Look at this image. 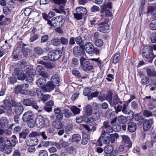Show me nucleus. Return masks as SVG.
<instances>
[{"label":"nucleus","instance_id":"61","mask_svg":"<svg viewBox=\"0 0 156 156\" xmlns=\"http://www.w3.org/2000/svg\"><path fill=\"white\" fill-rule=\"evenodd\" d=\"M3 11L4 13L7 15H10L11 12V10L6 7L4 8Z\"/></svg>","mask_w":156,"mask_h":156},{"label":"nucleus","instance_id":"62","mask_svg":"<svg viewBox=\"0 0 156 156\" xmlns=\"http://www.w3.org/2000/svg\"><path fill=\"white\" fill-rule=\"evenodd\" d=\"M75 41L76 43L79 44L80 46L82 45V38L80 36L77 37L75 39Z\"/></svg>","mask_w":156,"mask_h":156},{"label":"nucleus","instance_id":"20","mask_svg":"<svg viewBox=\"0 0 156 156\" xmlns=\"http://www.w3.org/2000/svg\"><path fill=\"white\" fill-rule=\"evenodd\" d=\"M127 105L126 104H125L123 105L122 108V112L123 113L126 115L131 114L133 115V112L132 111H130L129 112L127 111Z\"/></svg>","mask_w":156,"mask_h":156},{"label":"nucleus","instance_id":"23","mask_svg":"<svg viewBox=\"0 0 156 156\" xmlns=\"http://www.w3.org/2000/svg\"><path fill=\"white\" fill-rule=\"evenodd\" d=\"M92 109L91 106L87 105L85 107V113L87 116H90L92 113Z\"/></svg>","mask_w":156,"mask_h":156},{"label":"nucleus","instance_id":"55","mask_svg":"<svg viewBox=\"0 0 156 156\" xmlns=\"http://www.w3.org/2000/svg\"><path fill=\"white\" fill-rule=\"evenodd\" d=\"M150 27L152 30H156V20H152L150 25Z\"/></svg>","mask_w":156,"mask_h":156},{"label":"nucleus","instance_id":"58","mask_svg":"<svg viewBox=\"0 0 156 156\" xmlns=\"http://www.w3.org/2000/svg\"><path fill=\"white\" fill-rule=\"evenodd\" d=\"M38 73L39 75L42 76L44 78L48 77V74L47 72L44 70H42L39 72Z\"/></svg>","mask_w":156,"mask_h":156},{"label":"nucleus","instance_id":"57","mask_svg":"<svg viewBox=\"0 0 156 156\" xmlns=\"http://www.w3.org/2000/svg\"><path fill=\"white\" fill-rule=\"evenodd\" d=\"M38 73L39 75L42 76L44 78L48 77V74L47 72L44 70H42L39 72Z\"/></svg>","mask_w":156,"mask_h":156},{"label":"nucleus","instance_id":"26","mask_svg":"<svg viewBox=\"0 0 156 156\" xmlns=\"http://www.w3.org/2000/svg\"><path fill=\"white\" fill-rule=\"evenodd\" d=\"M118 121L121 124H124L126 122L127 119L126 117L123 115L119 116L117 118Z\"/></svg>","mask_w":156,"mask_h":156},{"label":"nucleus","instance_id":"6","mask_svg":"<svg viewBox=\"0 0 156 156\" xmlns=\"http://www.w3.org/2000/svg\"><path fill=\"white\" fill-rule=\"evenodd\" d=\"M108 21L101 22L99 24V27L98 28V31L102 32H106L109 29V25L107 24Z\"/></svg>","mask_w":156,"mask_h":156},{"label":"nucleus","instance_id":"21","mask_svg":"<svg viewBox=\"0 0 156 156\" xmlns=\"http://www.w3.org/2000/svg\"><path fill=\"white\" fill-rule=\"evenodd\" d=\"M146 72L147 76L150 77H156V72L154 70L147 68L146 69Z\"/></svg>","mask_w":156,"mask_h":156},{"label":"nucleus","instance_id":"15","mask_svg":"<svg viewBox=\"0 0 156 156\" xmlns=\"http://www.w3.org/2000/svg\"><path fill=\"white\" fill-rule=\"evenodd\" d=\"M8 126V122L5 117H2L0 120V127L3 129L6 128Z\"/></svg>","mask_w":156,"mask_h":156},{"label":"nucleus","instance_id":"52","mask_svg":"<svg viewBox=\"0 0 156 156\" xmlns=\"http://www.w3.org/2000/svg\"><path fill=\"white\" fill-rule=\"evenodd\" d=\"M72 73L73 75L78 78H79L81 76V74L80 73L79 71L76 69H74L73 70Z\"/></svg>","mask_w":156,"mask_h":156},{"label":"nucleus","instance_id":"59","mask_svg":"<svg viewBox=\"0 0 156 156\" xmlns=\"http://www.w3.org/2000/svg\"><path fill=\"white\" fill-rule=\"evenodd\" d=\"M38 73L39 75L42 76L44 78L48 77V74L47 72L44 70H42L39 72Z\"/></svg>","mask_w":156,"mask_h":156},{"label":"nucleus","instance_id":"4","mask_svg":"<svg viewBox=\"0 0 156 156\" xmlns=\"http://www.w3.org/2000/svg\"><path fill=\"white\" fill-rule=\"evenodd\" d=\"M62 55V52L60 50L52 51L49 54V59L51 61H56L59 59Z\"/></svg>","mask_w":156,"mask_h":156},{"label":"nucleus","instance_id":"42","mask_svg":"<svg viewBox=\"0 0 156 156\" xmlns=\"http://www.w3.org/2000/svg\"><path fill=\"white\" fill-rule=\"evenodd\" d=\"M150 82L149 78L147 76L143 77L141 80V83L142 85H146Z\"/></svg>","mask_w":156,"mask_h":156},{"label":"nucleus","instance_id":"40","mask_svg":"<svg viewBox=\"0 0 156 156\" xmlns=\"http://www.w3.org/2000/svg\"><path fill=\"white\" fill-rule=\"evenodd\" d=\"M112 103L114 105H116L119 103H121V101H120V99L117 95L115 94L114 96Z\"/></svg>","mask_w":156,"mask_h":156},{"label":"nucleus","instance_id":"24","mask_svg":"<svg viewBox=\"0 0 156 156\" xmlns=\"http://www.w3.org/2000/svg\"><path fill=\"white\" fill-rule=\"evenodd\" d=\"M52 126L57 129H60L63 126L62 123L60 121H54L52 123Z\"/></svg>","mask_w":156,"mask_h":156},{"label":"nucleus","instance_id":"29","mask_svg":"<svg viewBox=\"0 0 156 156\" xmlns=\"http://www.w3.org/2000/svg\"><path fill=\"white\" fill-rule=\"evenodd\" d=\"M29 133V131L27 129H25V131L21 132L19 134V137L20 138L26 139L28 134Z\"/></svg>","mask_w":156,"mask_h":156},{"label":"nucleus","instance_id":"54","mask_svg":"<svg viewBox=\"0 0 156 156\" xmlns=\"http://www.w3.org/2000/svg\"><path fill=\"white\" fill-rule=\"evenodd\" d=\"M90 88L89 87L85 88L83 91V94L85 96H87L88 98V96L89 95V94H90Z\"/></svg>","mask_w":156,"mask_h":156},{"label":"nucleus","instance_id":"39","mask_svg":"<svg viewBox=\"0 0 156 156\" xmlns=\"http://www.w3.org/2000/svg\"><path fill=\"white\" fill-rule=\"evenodd\" d=\"M46 79L45 78H40L36 81V84L38 86L44 84L46 82Z\"/></svg>","mask_w":156,"mask_h":156},{"label":"nucleus","instance_id":"30","mask_svg":"<svg viewBox=\"0 0 156 156\" xmlns=\"http://www.w3.org/2000/svg\"><path fill=\"white\" fill-rule=\"evenodd\" d=\"M101 116V112L98 111L94 113L92 116V118L93 120L96 121L98 120L100 117Z\"/></svg>","mask_w":156,"mask_h":156},{"label":"nucleus","instance_id":"28","mask_svg":"<svg viewBox=\"0 0 156 156\" xmlns=\"http://www.w3.org/2000/svg\"><path fill=\"white\" fill-rule=\"evenodd\" d=\"M120 58V53L117 52L114 56L113 58V62L114 64H116L119 61Z\"/></svg>","mask_w":156,"mask_h":156},{"label":"nucleus","instance_id":"11","mask_svg":"<svg viewBox=\"0 0 156 156\" xmlns=\"http://www.w3.org/2000/svg\"><path fill=\"white\" fill-rule=\"evenodd\" d=\"M27 146H35L37 145L38 143V140L37 137H31L26 141Z\"/></svg>","mask_w":156,"mask_h":156},{"label":"nucleus","instance_id":"13","mask_svg":"<svg viewBox=\"0 0 156 156\" xmlns=\"http://www.w3.org/2000/svg\"><path fill=\"white\" fill-rule=\"evenodd\" d=\"M59 17H55L51 20H48L47 24L51 27H56L58 24V20Z\"/></svg>","mask_w":156,"mask_h":156},{"label":"nucleus","instance_id":"60","mask_svg":"<svg viewBox=\"0 0 156 156\" xmlns=\"http://www.w3.org/2000/svg\"><path fill=\"white\" fill-rule=\"evenodd\" d=\"M38 73L39 75L42 76L44 78L48 77V74L47 72L44 70H42L39 72Z\"/></svg>","mask_w":156,"mask_h":156},{"label":"nucleus","instance_id":"17","mask_svg":"<svg viewBox=\"0 0 156 156\" xmlns=\"http://www.w3.org/2000/svg\"><path fill=\"white\" fill-rule=\"evenodd\" d=\"M76 12L79 13L83 16L86 15L87 13L86 9L82 7L77 8L76 9Z\"/></svg>","mask_w":156,"mask_h":156},{"label":"nucleus","instance_id":"5","mask_svg":"<svg viewBox=\"0 0 156 156\" xmlns=\"http://www.w3.org/2000/svg\"><path fill=\"white\" fill-rule=\"evenodd\" d=\"M118 134L116 133L111 134L104 138V142L106 144H109L110 142L113 143L115 142V139L118 138Z\"/></svg>","mask_w":156,"mask_h":156},{"label":"nucleus","instance_id":"18","mask_svg":"<svg viewBox=\"0 0 156 156\" xmlns=\"http://www.w3.org/2000/svg\"><path fill=\"white\" fill-rule=\"evenodd\" d=\"M136 124L132 122H131L128 123V129L130 132H133L135 131L136 129Z\"/></svg>","mask_w":156,"mask_h":156},{"label":"nucleus","instance_id":"63","mask_svg":"<svg viewBox=\"0 0 156 156\" xmlns=\"http://www.w3.org/2000/svg\"><path fill=\"white\" fill-rule=\"evenodd\" d=\"M39 132H37L36 131L30 133L29 136L30 138L31 137H36V136H39Z\"/></svg>","mask_w":156,"mask_h":156},{"label":"nucleus","instance_id":"53","mask_svg":"<svg viewBox=\"0 0 156 156\" xmlns=\"http://www.w3.org/2000/svg\"><path fill=\"white\" fill-rule=\"evenodd\" d=\"M123 142L126 144H129L130 141L129 138L127 136L123 135L122 136Z\"/></svg>","mask_w":156,"mask_h":156},{"label":"nucleus","instance_id":"7","mask_svg":"<svg viewBox=\"0 0 156 156\" xmlns=\"http://www.w3.org/2000/svg\"><path fill=\"white\" fill-rule=\"evenodd\" d=\"M84 49L89 54H92L94 53V45L91 42L86 43L84 45Z\"/></svg>","mask_w":156,"mask_h":156},{"label":"nucleus","instance_id":"50","mask_svg":"<svg viewBox=\"0 0 156 156\" xmlns=\"http://www.w3.org/2000/svg\"><path fill=\"white\" fill-rule=\"evenodd\" d=\"M30 106H32L33 108L36 110H37L39 108V107L37 105V103L34 100H31Z\"/></svg>","mask_w":156,"mask_h":156},{"label":"nucleus","instance_id":"49","mask_svg":"<svg viewBox=\"0 0 156 156\" xmlns=\"http://www.w3.org/2000/svg\"><path fill=\"white\" fill-rule=\"evenodd\" d=\"M28 125L30 128H33L35 126V122L33 118L28 121Z\"/></svg>","mask_w":156,"mask_h":156},{"label":"nucleus","instance_id":"45","mask_svg":"<svg viewBox=\"0 0 156 156\" xmlns=\"http://www.w3.org/2000/svg\"><path fill=\"white\" fill-rule=\"evenodd\" d=\"M94 44L96 46L101 47L103 45L104 42L101 39H96L95 41Z\"/></svg>","mask_w":156,"mask_h":156},{"label":"nucleus","instance_id":"36","mask_svg":"<svg viewBox=\"0 0 156 156\" xmlns=\"http://www.w3.org/2000/svg\"><path fill=\"white\" fill-rule=\"evenodd\" d=\"M63 113L65 114V117L66 118H70L72 115L71 112L67 108H65L63 110Z\"/></svg>","mask_w":156,"mask_h":156},{"label":"nucleus","instance_id":"19","mask_svg":"<svg viewBox=\"0 0 156 156\" xmlns=\"http://www.w3.org/2000/svg\"><path fill=\"white\" fill-rule=\"evenodd\" d=\"M59 80V75L57 74L54 75L51 78V82L55 84H58Z\"/></svg>","mask_w":156,"mask_h":156},{"label":"nucleus","instance_id":"8","mask_svg":"<svg viewBox=\"0 0 156 156\" xmlns=\"http://www.w3.org/2000/svg\"><path fill=\"white\" fill-rule=\"evenodd\" d=\"M33 113L31 111H29L25 113L23 116V120L24 122H28V121L33 119Z\"/></svg>","mask_w":156,"mask_h":156},{"label":"nucleus","instance_id":"37","mask_svg":"<svg viewBox=\"0 0 156 156\" xmlns=\"http://www.w3.org/2000/svg\"><path fill=\"white\" fill-rule=\"evenodd\" d=\"M1 107L5 110L6 112L8 114L11 113L12 112V109L11 105L4 106L2 105Z\"/></svg>","mask_w":156,"mask_h":156},{"label":"nucleus","instance_id":"31","mask_svg":"<svg viewBox=\"0 0 156 156\" xmlns=\"http://www.w3.org/2000/svg\"><path fill=\"white\" fill-rule=\"evenodd\" d=\"M112 93L111 92L109 91L106 95L105 97L106 99L109 102L111 105L112 104Z\"/></svg>","mask_w":156,"mask_h":156},{"label":"nucleus","instance_id":"43","mask_svg":"<svg viewBox=\"0 0 156 156\" xmlns=\"http://www.w3.org/2000/svg\"><path fill=\"white\" fill-rule=\"evenodd\" d=\"M88 141V135L87 134H84L82 136V144L83 145L86 144Z\"/></svg>","mask_w":156,"mask_h":156},{"label":"nucleus","instance_id":"46","mask_svg":"<svg viewBox=\"0 0 156 156\" xmlns=\"http://www.w3.org/2000/svg\"><path fill=\"white\" fill-rule=\"evenodd\" d=\"M143 115L145 117H148L152 116V113L151 111L146 110L144 111Z\"/></svg>","mask_w":156,"mask_h":156},{"label":"nucleus","instance_id":"41","mask_svg":"<svg viewBox=\"0 0 156 156\" xmlns=\"http://www.w3.org/2000/svg\"><path fill=\"white\" fill-rule=\"evenodd\" d=\"M22 89V87L21 85H18L15 88L14 91L16 94H18L20 93H21Z\"/></svg>","mask_w":156,"mask_h":156},{"label":"nucleus","instance_id":"22","mask_svg":"<svg viewBox=\"0 0 156 156\" xmlns=\"http://www.w3.org/2000/svg\"><path fill=\"white\" fill-rule=\"evenodd\" d=\"M73 52L74 55L76 56L80 55L81 53V48L78 46L75 47L73 49Z\"/></svg>","mask_w":156,"mask_h":156},{"label":"nucleus","instance_id":"14","mask_svg":"<svg viewBox=\"0 0 156 156\" xmlns=\"http://www.w3.org/2000/svg\"><path fill=\"white\" fill-rule=\"evenodd\" d=\"M0 143L4 144L7 147L10 146V141L9 138L4 136H0Z\"/></svg>","mask_w":156,"mask_h":156},{"label":"nucleus","instance_id":"38","mask_svg":"<svg viewBox=\"0 0 156 156\" xmlns=\"http://www.w3.org/2000/svg\"><path fill=\"white\" fill-rule=\"evenodd\" d=\"M34 12L32 9L29 7L26 8L24 11L25 15L27 16H29L31 13Z\"/></svg>","mask_w":156,"mask_h":156},{"label":"nucleus","instance_id":"27","mask_svg":"<svg viewBox=\"0 0 156 156\" xmlns=\"http://www.w3.org/2000/svg\"><path fill=\"white\" fill-rule=\"evenodd\" d=\"M70 109L74 115L79 114L80 111V108L75 106H71Z\"/></svg>","mask_w":156,"mask_h":156},{"label":"nucleus","instance_id":"1","mask_svg":"<svg viewBox=\"0 0 156 156\" xmlns=\"http://www.w3.org/2000/svg\"><path fill=\"white\" fill-rule=\"evenodd\" d=\"M152 51L149 47H144L143 50V55L146 58V60L150 63L152 62L153 59L154 57Z\"/></svg>","mask_w":156,"mask_h":156},{"label":"nucleus","instance_id":"10","mask_svg":"<svg viewBox=\"0 0 156 156\" xmlns=\"http://www.w3.org/2000/svg\"><path fill=\"white\" fill-rule=\"evenodd\" d=\"M14 73L17 76V78L19 80H24L25 78V76L23 71L21 69L17 68L15 71Z\"/></svg>","mask_w":156,"mask_h":156},{"label":"nucleus","instance_id":"25","mask_svg":"<svg viewBox=\"0 0 156 156\" xmlns=\"http://www.w3.org/2000/svg\"><path fill=\"white\" fill-rule=\"evenodd\" d=\"M26 80L28 82L31 83L33 80L34 75L32 73H26L25 75Z\"/></svg>","mask_w":156,"mask_h":156},{"label":"nucleus","instance_id":"44","mask_svg":"<svg viewBox=\"0 0 156 156\" xmlns=\"http://www.w3.org/2000/svg\"><path fill=\"white\" fill-rule=\"evenodd\" d=\"M113 149V147L111 145H107L105 147V150L107 154H109Z\"/></svg>","mask_w":156,"mask_h":156},{"label":"nucleus","instance_id":"12","mask_svg":"<svg viewBox=\"0 0 156 156\" xmlns=\"http://www.w3.org/2000/svg\"><path fill=\"white\" fill-rule=\"evenodd\" d=\"M153 123V119H150L149 120L146 119L144 120L143 124V127L144 131L148 130L151 127V125Z\"/></svg>","mask_w":156,"mask_h":156},{"label":"nucleus","instance_id":"2","mask_svg":"<svg viewBox=\"0 0 156 156\" xmlns=\"http://www.w3.org/2000/svg\"><path fill=\"white\" fill-rule=\"evenodd\" d=\"M80 64L82 69L84 71L87 70L90 71L93 69V66L90 64L89 61H87L86 59L84 57H82L80 59Z\"/></svg>","mask_w":156,"mask_h":156},{"label":"nucleus","instance_id":"16","mask_svg":"<svg viewBox=\"0 0 156 156\" xmlns=\"http://www.w3.org/2000/svg\"><path fill=\"white\" fill-rule=\"evenodd\" d=\"M24 108L22 105H18L15 107V113L16 115H20L23 112Z\"/></svg>","mask_w":156,"mask_h":156},{"label":"nucleus","instance_id":"47","mask_svg":"<svg viewBox=\"0 0 156 156\" xmlns=\"http://www.w3.org/2000/svg\"><path fill=\"white\" fill-rule=\"evenodd\" d=\"M52 44L55 46H58L60 44V40L58 39L54 38L51 41Z\"/></svg>","mask_w":156,"mask_h":156},{"label":"nucleus","instance_id":"32","mask_svg":"<svg viewBox=\"0 0 156 156\" xmlns=\"http://www.w3.org/2000/svg\"><path fill=\"white\" fill-rule=\"evenodd\" d=\"M72 140L74 142H78L81 140L80 136L78 134H74L72 136Z\"/></svg>","mask_w":156,"mask_h":156},{"label":"nucleus","instance_id":"3","mask_svg":"<svg viewBox=\"0 0 156 156\" xmlns=\"http://www.w3.org/2000/svg\"><path fill=\"white\" fill-rule=\"evenodd\" d=\"M36 122L39 127L41 128L45 126L48 125L49 120L48 119L44 118L42 116L39 115L36 118Z\"/></svg>","mask_w":156,"mask_h":156},{"label":"nucleus","instance_id":"35","mask_svg":"<svg viewBox=\"0 0 156 156\" xmlns=\"http://www.w3.org/2000/svg\"><path fill=\"white\" fill-rule=\"evenodd\" d=\"M34 52L38 55H41L44 53V50L40 47H35L34 49Z\"/></svg>","mask_w":156,"mask_h":156},{"label":"nucleus","instance_id":"51","mask_svg":"<svg viewBox=\"0 0 156 156\" xmlns=\"http://www.w3.org/2000/svg\"><path fill=\"white\" fill-rule=\"evenodd\" d=\"M31 100L28 98L25 99L23 100L22 103L26 106H30Z\"/></svg>","mask_w":156,"mask_h":156},{"label":"nucleus","instance_id":"64","mask_svg":"<svg viewBox=\"0 0 156 156\" xmlns=\"http://www.w3.org/2000/svg\"><path fill=\"white\" fill-rule=\"evenodd\" d=\"M39 156H48L47 151L45 150H41L39 152Z\"/></svg>","mask_w":156,"mask_h":156},{"label":"nucleus","instance_id":"48","mask_svg":"<svg viewBox=\"0 0 156 156\" xmlns=\"http://www.w3.org/2000/svg\"><path fill=\"white\" fill-rule=\"evenodd\" d=\"M57 13H62L64 12V7L62 6H60L58 9H55L53 10Z\"/></svg>","mask_w":156,"mask_h":156},{"label":"nucleus","instance_id":"34","mask_svg":"<svg viewBox=\"0 0 156 156\" xmlns=\"http://www.w3.org/2000/svg\"><path fill=\"white\" fill-rule=\"evenodd\" d=\"M98 94L99 92L98 91H94V92L90 93V94L88 96V100H91L93 98L97 97Z\"/></svg>","mask_w":156,"mask_h":156},{"label":"nucleus","instance_id":"9","mask_svg":"<svg viewBox=\"0 0 156 156\" xmlns=\"http://www.w3.org/2000/svg\"><path fill=\"white\" fill-rule=\"evenodd\" d=\"M55 87V84L51 82H48L44 86H42L41 88L45 92H50L54 89Z\"/></svg>","mask_w":156,"mask_h":156},{"label":"nucleus","instance_id":"56","mask_svg":"<svg viewBox=\"0 0 156 156\" xmlns=\"http://www.w3.org/2000/svg\"><path fill=\"white\" fill-rule=\"evenodd\" d=\"M41 100L44 102L48 100L50 98V95L48 94H41Z\"/></svg>","mask_w":156,"mask_h":156},{"label":"nucleus","instance_id":"33","mask_svg":"<svg viewBox=\"0 0 156 156\" xmlns=\"http://www.w3.org/2000/svg\"><path fill=\"white\" fill-rule=\"evenodd\" d=\"M60 43L64 46H67L68 44V39L64 37H61L60 40Z\"/></svg>","mask_w":156,"mask_h":156}]
</instances>
